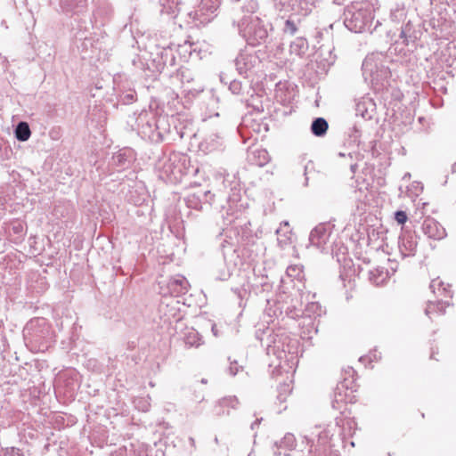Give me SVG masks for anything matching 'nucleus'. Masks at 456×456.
<instances>
[{"label":"nucleus","mask_w":456,"mask_h":456,"mask_svg":"<svg viewBox=\"0 0 456 456\" xmlns=\"http://www.w3.org/2000/svg\"><path fill=\"white\" fill-rule=\"evenodd\" d=\"M312 132L317 136H322L326 134L328 130V123L322 118H316L312 124Z\"/></svg>","instance_id":"6"},{"label":"nucleus","mask_w":456,"mask_h":456,"mask_svg":"<svg viewBox=\"0 0 456 456\" xmlns=\"http://www.w3.org/2000/svg\"><path fill=\"white\" fill-rule=\"evenodd\" d=\"M278 234V241L281 245H287L291 242V230L289 227V224L288 222H284L281 224L280 228L277 230Z\"/></svg>","instance_id":"5"},{"label":"nucleus","mask_w":456,"mask_h":456,"mask_svg":"<svg viewBox=\"0 0 456 456\" xmlns=\"http://www.w3.org/2000/svg\"><path fill=\"white\" fill-rule=\"evenodd\" d=\"M449 305L450 302L448 300L436 299L429 301L426 308V314L430 320H436L444 314Z\"/></svg>","instance_id":"3"},{"label":"nucleus","mask_w":456,"mask_h":456,"mask_svg":"<svg viewBox=\"0 0 456 456\" xmlns=\"http://www.w3.org/2000/svg\"><path fill=\"white\" fill-rule=\"evenodd\" d=\"M286 26L291 29L292 33H295V32H296L297 28H296V26H295V24H294V22H293V21H291V20H287V21H286Z\"/></svg>","instance_id":"9"},{"label":"nucleus","mask_w":456,"mask_h":456,"mask_svg":"<svg viewBox=\"0 0 456 456\" xmlns=\"http://www.w3.org/2000/svg\"><path fill=\"white\" fill-rule=\"evenodd\" d=\"M354 384L352 379H344L336 388L335 398L338 403H354L356 395H354Z\"/></svg>","instance_id":"1"},{"label":"nucleus","mask_w":456,"mask_h":456,"mask_svg":"<svg viewBox=\"0 0 456 456\" xmlns=\"http://www.w3.org/2000/svg\"><path fill=\"white\" fill-rule=\"evenodd\" d=\"M31 132L28 123L20 122L15 129V135L19 141L25 142L30 137Z\"/></svg>","instance_id":"7"},{"label":"nucleus","mask_w":456,"mask_h":456,"mask_svg":"<svg viewBox=\"0 0 456 456\" xmlns=\"http://www.w3.org/2000/svg\"><path fill=\"white\" fill-rule=\"evenodd\" d=\"M395 220L399 224H404L407 221V215L404 211H397L395 213Z\"/></svg>","instance_id":"8"},{"label":"nucleus","mask_w":456,"mask_h":456,"mask_svg":"<svg viewBox=\"0 0 456 456\" xmlns=\"http://www.w3.org/2000/svg\"><path fill=\"white\" fill-rule=\"evenodd\" d=\"M422 231L429 239L441 240L447 235L444 227L432 217H427L422 224Z\"/></svg>","instance_id":"2"},{"label":"nucleus","mask_w":456,"mask_h":456,"mask_svg":"<svg viewBox=\"0 0 456 456\" xmlns=\"http://www.w3.org/2000/svg\"><path fill=\"white\" fill-rule=\"evenodd\" d=\"M430 289L437 297V299L448 300L450 302L452 297L450 286L445 285L439 278L432 280Z\"/></svg>","instance_id":"4"}]
</instances>
